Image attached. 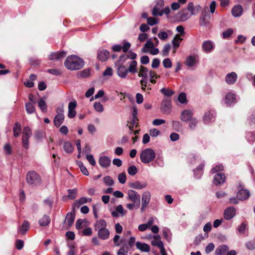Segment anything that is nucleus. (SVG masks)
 I'll return each mask as SVG.
<instances>
[{
	"label": "nucleus",
	"mask_w": 255,
	"mask_h": 255,
	"mask_svg": "<svg viewBox=\"0 0 255 255\" xmlns=\"http://www.w3.org/2000/svg\"><path fill=\"white\" fill-rule=\"evenodd\" d=\"M84 65V61L76 55H71L68 56L66 61H65V66L71 70H77L82 68Z\"/></svg>",
	"instance_id": "1"
},
{
	"label": "nucleus",
	"mask_w": 255,
	"mask_h": 255,
	"mask_svg": "<svg viewBox=\"0 0 255 255\" xmlns=\"http://www.w3.org/2000/svg\"><path fill=\"white\" fill-rule=\"evenodd\" d=\"M155 156L156 154L154 151L152 149L148 148L144 149L141 151L140 159L142 163L147 164L153 161Z\"/></svg>",
	"instance_id": "2"
},
{
	"label": "nucleus",
	"mask_w": 255,
	"mask_h": 255,
	"mask_svg": "<svg viewBox=\"0 0 255 255\" xmlns=\"http://www.w3.org/2000/svg\"><path fill=\"white\" fill-rule=\"evenodd\" d=\"M26 180L28 185L33 187L40 185L41 182L40 176L34 171H30L27 173Z\"/></svg>",
	"instance_id": "3"
},
{
	"label": "nucleus",
	"mask_w": 255,
	"mask_h": 255,
	"mask_svg": "<svg viewBox=\"0 0 255 255\" xmlns=\"http://www.w3.org/2000/svg\"><path fill=\"white\" fill-rule=\"evenodd\" d=\"M160 111L164 114L168 115L172 111L171 101L168 97H164L160 106Z\"/></svg>",
	"instance_id": "4"
},
{
	"label": "nucleus",
	"mask_w": 255,
	"mask_h": 255,
	"mask_svg": "<svg viewBox=\"0 0 255 255\" xmlns=\"http://www.w3.org/2000/svg\"><path fill=\"white\" fill-rule=\"evenodd\" d=\"M64 107L63 106L59 107L57 109V115L54 119V125L58 128L63 123L64 121Z\"/></svg>",
	"instance_id": "5"
},
{
	"label": "nucleus",
	"mask_w": 255,
	"mask_h": 255,
	"mask_svg": "<svg viewBox=\"0 0 255 255\" xmlns=\"http://www.w3.org/2000/svg\"><path fill=\"white\" fill-rule=\"evenodd\" d=\"M127 199L131 202L136 203V205H140V195L136 191L133 190H128V191Z\"/></svg>",
	"instance_id": "6"
},
{
	"label": "nucleus",
	"mask_w": 255,
	"mask_h": 255,
	"mask_svg": "<svg viewBox=\"0 0 255 255\" xmlns=\"http://www.w3.org/2000/svg\"><path fill=\"white\" fill-rule=\"evenodd\" d=\"M151 197V194L148 191H144L142 194L141 197V211L142 212L144 211L145 209L148 206Z\"/></svg>",
	"instance_id": "7"
},
{
	"label": "nucleus",
	"mask_w": 255,
	"mask_h": 255,
	"mask_svg": "<svg viewBox=\"0 0 255 255\" xmlns=\"http://www.w3.org/2000/svg\"><path fill=\"white\" fill-rule=\"evenodd\" d=\"M77 102L74 100L72 102H69L68 106V114L67 116L69 118L73 119L75 117L77 112L76 111V108L77 107Z\"/></svg>",
	"instance_id": "8"
},
{
	"label": "nucleus",
	"mask_w": 255,
	"mask_h": 255,
	"mask_svg": "<svg viewBox=\"0 0 255 255\" xmlns=\"http://www.w3.org/2000/svg\"><path fill=\"white\" fill-rule=\"evenodd\" d=\"M215 47V43L211 40H206L203 42L202 44V50L206 53L212 52Z\"/></svg>",
	"instance_id": "9"
},
{
	"label": "nucleus",
	"mask_w": 255,
	"mask_h": 255,
	"mask_svg": "<svg viewBox=\"0 0 255 255\" xmlns=\"http://www.w3.org/2000/svg\"><path fill=\"white\" fill-rule=\"evenodd\" d=\"M193 117V111L190 109H185L181 112L180 119L183 122L187 123Z\"/></svg>",
	"instance_id": "10"
},
{
	"label": "nucleus",
	"mask_w": 255,
	"mask_h": 255,
	"mask_svg": "<svg viewBox=\"0 0 255 255\" xmlns=\"http://www.w3.org/2000/svg\"><path fill=\"white\" fill-rule=\"evenodd\" d=\"M216 114L213 110H210L206 112L203 117V122L206 124H210L214 122L215 120Z\"/></svg>",
	"instance_id": "11"
},
{
	"label": "nucleus",
	"mask_w": 255,
	"mask_h": 255,
	"mask_svg": "<svg viewBox=\"0 0 255 255\" xmlns=\"http://www.w3.org/2000/svg\"><path fill=\"white\" fill-rule=\"evenodd\" d=\"M224 101L228 106H231L237 102V97L234 93L229 92L225 95Z\"/></svg>",
	"instance_id": "12"
},
{
	"label": "nucleus",
	"mask_w": 255,
	"mask_h": 255,
	"mask_svg": "<svg viewBox=\"0 0 255 255\" xmlns=\"http://www.w3.org/2000/svg\"><path fill=\"white\" fill-rule=\"evenodd\" d=\"M236 214V210L233 207L227 208L224 212V218L226 220H230L233 219Z\"/></svg>",
	"instance_id": "13"
},
{
	"label": "nucleus",
	"mask_w": 255,
	"mask_h": 255,
	"mask_svg": "<svg viewBox=\"0 0 255 255\" xmlns=\"http://www.w3.org/2000/svg\"><path fill=\"white\" fill-rule=\"evenodd\" d=\"M99 163L102 167L107 168L110 166L111 159L108 156L102 155L99 157Z\"/></svg>",
	"instance_id": "14"
},
{
	"label": "nucleus",
	"mask_w": 255,
	"mask_h": 255,
	"mask_svg": "<svg viewBox=\"0 0 255 255\" xmlns=\"http://www.w3.org/2000/svg\"><path fill=\"white\" fill-rule=\"evenodd\" d=\"M191 14L186 9H183L178 12L176 14L177 19L180 21H185L188 19Z\"/></svg>",
	"instance_id": "15"
},
{
	"label": "nucleus",
	"mask_w": 255,
	"mask_h": 255,
	"mask_svg": "<svg viewBox=\"0 0 255 255\" xmlns=\"http://www.w3.org/2000/svg\"><path fill=\"white\" fill-rule=\"evenodd\" d=\"M226 180V176L222 172H219L215 174L214 177V183L215 185H218L223 184Z\"/></svg>",
	"instance_id": "16"
},
{
	"label": "nucleus",
	"mask_w": 255,
	"mask_h": 255,
	"mask_svg": "<svg viewBox=\"0 0 255 255\" xmlns=\"http://www.w3.org/2000/svg\"><path fill=\"white\" fill-rule=\"evenodd\" d=\"M127 213V211L124 210L122 205H119L116 208L115 210L112 212L111 214L113 217L118 218L124 216Z\"/></svg>",
	"instance_id": "17"
},
{
	"label": "nucleus",
	"mask_w": 255,
	"mask_h": 255,
	"mask_svg": "<svg viewBox=\"0 0 255 255\" xmlns=\"http://www.w3.org/2000/svg\"><path fill=\"white\" fill-rule=\"evenodd\" d=\"M201 8V6L199 5L194 6L193 2H189L187 5V10L190 12L191 15L197 14Z\"/></svg>",
	"instance_id": "18"
},
{
	"label": "nucleus",
	"mask_w": 255,
	"mask_h": 255,
	"mask_svg": "<svg viewBox=\"0 0 255 255\" xmlns=\"http://www.w3.org/2000/svg\"><path fill=\"white\" fill-rule=\"evenodd\" d=\"M250 192L247 189H241L237 194V198L239 200L244 201L249 198Z\"/></svg>",
	"instance_id": "19"
},
{
	"label": "nucleus",
	"mask_w": 255,
	"mask_h": 255,
	"mask_svg": "<svg viewBox=\"0 0 255 255\" xmlns=\"http://www.w3.org/2000/svg\"><path fill=\"white\" fill-rule=\"evenodd\" d=\"M98 237L103 240H107L110 236V231L106 228L98 230Z\"/></svg>",
	"instance_id": "20"
},
{
	"label": "nucleus",
	"mask_w": 255,
	"mask_h": 255,
	"mask_svg": "<svg viewBox=\"0 0 255 255\" xmlns=\"http://www.w3.org/2000/svg\"><path fill=\"white\" fill-rule=\"evenodd\" d=\"M229 250V247L226 245H222L218 246L215 250V255H226L227 251Z\"/></svg>",
	"instance_id": "21"
},
{
	"label": "nucleus",
	"mask_w": 255,
	"mask_h": 255,
	"mask_svg": "<svg viewBox=\"0 0 255 255\" xmlns=\"http://www.w3.org/2000/svg\"><path fill=\"white\" fill-rule=\"evenodd\" d=\"M243 8L241 5L234 6L232 9V15L236 17L240 16L243 14Z\"/></svg>",
	"instance_id": "22"
},
{
	"label": "nucleus",
	"mask_w": 255,
	"mask_h": 255,
	"mask_svg": "<svg viewBox=\"0 0 255 255\" xmlns=\"http://www.w3.org/2000/svg\"><path fill=\"white\" fill-rule=\"evenodd\" d=\"M136 248L142 252H148L150 250V246L145 243L137 242L135 243Z\"/></svg>",
	"instance_id": "23"
},
{
	"label": "nucleus",
	"mask_w": 255,
	"mask_h": 255,
	"mask_svg": "<svg viewBox=\"0 0 255 255\" xmlns=\"http://www.w3.org/2000/svg\"><path fill=\"white\" fill-rule=\"evenodd\" d=\"M110 56V53L107 50H101L98 51V58L102 61H106Z\"/></svg>",
	"instance_id": "24"
},
{
	"label": "nucleus",
	"mask_w": 255,
	"mask_h": 255,
	"mask_svg": "<svg viewBox=\"0 0 255 255\" xmlns=\"http://www.w3.org/2000/svg\"><path fill=\"white\" fill-rule=\"evenodd\" d=\"M182 40V38L180 37L178 35H176L172 40V44L173 45V52L174 53L176 52V50L179 47Z\"/></svg>",
	"instance_id": "25"
},
{
	"label": "nucleus",
	"mask_w": 255,
	"mask_h": 255,
	"mask_svg": "<svg viewBox=\"0 0 255 255\" xmlns=\"http://www.w3.org/2000/svg\"><path fill=\"white\" fill-rule=\"evenodd\" d=\"M64 56V51H62L60 52H53L51 53L48 57V58L51 61H57L63 58Z\"/></svg>",
	"instance_id": "26"
},
{
	"label": "nucleus",
	"mask_w": 255,
	"mask_h": 255,
	"mask_svg": "<svg viewBox=\"0 0 255 255\" xmlns=\"http://www.w3.org/2000/svg\"><path fill=\"white\" fill-rule=\"evenodd\" d=\"M153 240L151 241V245L153 246H156L158 248L162 247L163 245V242L161 241V237L159 235H154L152 236Z\"/></svg>",
	"instance_id": "27"
},
{
	"label": "nucleus",
	"mask_w": 255,
	"mask_h": 255,
	"mask_svg": "<svg viewBox=\"0 0 255 255\" xmlns=\"http://www.w3.org/2000/svg\"><path fill=\"white\" fill-rule=\"evenodd\" d=\"M147 186V184L145 182L141 183L139 181H136L133 183H131L129 184V187L137 190H141L145 188Z\"/></svg>",
	"instance_id": "28"
},
{
	"label": "nucleus",
	"mask_w": 255,
	"mask_h": 255,
	"mask_svg": "<svg viewBox=\"0 0 255 255\" xmlns=\"http://www.w3.org/2000/svg\"><path fill=\"white\" fill-rule=\"evenodd\" d=\"M75 209L73 208L72 211L70 213H68L66 217L69 227H70L73 224L75 220Z\"/></svg>",
	"instance_id": "29"
},
{
	"label": "nucleus",
	"mask_w": 255,
	"mask_h": 255,
	"mask_svg": "<svg viewBox=\"0 0 255 255\" xmlns=\"http://www.w3.org/2000/svg\"><path fill=\"white\" fill-rule=\"evenodd\" d=\"M155 83V81H140L141 89L145 90L146 89L151 90L152 85Z\"/></svg>",
	"instance_id": "30"
},
{
	"label": "nucleus",
	"mask_w": 255,
	"mask_h": 255,
	"mask_svg": "<svg viewBox=\"0 0 255 255\" xmlns=\"http://www.w3.org/2000/svg\"><path fill=\"white\" fill-rule=\"evenodd\" d=\"M107 225V222L104 219H100L96 221L94 225L95 230L106 228Z\"/></svg>",
	"instance_id": "31"
},
{
	"label": "nucleus",
	"mask_w": 255,
	"mask_h": 255,
	"mask_svg": "<svg viewBox=\"0 0 255 255\" xmlns=\"http://www.w3.org/2000/svg\"><path fill=\"white\" fill-rule=\"evenodd\" d=\"M77 75L79 78H88L91 75V69L90 68L85 69L79 72Z\"/></svg>",
	"instance_id": "32"
},
{
	"label": "nucleus",
	"mask_w": 255,
	"mask_h": 255,
	"mask_svg": "<svg viewBox=\"0 0 255 255\" xmlns=\"http://www.w3.org/2000/svg\"><path fill=\"white\" fill-rule=\"evenodd\" d=\"M204 167V164L201 163L196 169H194L193 171L194 173L195 176L197 178H200L202 174V170Z\"/></svg>",
	"instance_id": "33"
},
{
	"label": "nucleus",
	"mask_w": 255,
	"mask_h": 255,
	"mask_svg": "<svg viewBox=\"0 0 255 255\" xmlns=\"http://www.w3.org/2000/svg\"><path fill=\"white\" fill-rule=\"evenodd\" d=\"M29 229V224L27 221H24L21 226L18 230V232L22 235H24Z\"/></svg>",
	"instance_id": "34"
},
{
	"label": "nucleus",
	"mask_w": 255,
	"mask_h": 255,
	"mask_svg": "<svg viewBox=\"0 0 255 255\" xmlns=\"http://www.w3.org/2000/svg\"><path fill=\"white\" fill-rule=\"evenodd\" d=\"M128 71L127 68L125 66H121L118 68V74L121 78H124L127 75Z\"/></svg>",
	"instance_id": "35"
},
{
	"label": "nucleus",
	"mask_w": 255,
	"mask_h": 255,
	"mask_svg": "<svg viewBox=\"0 0 255 255\" xmlns=\"http://www.w3.org/2000/svg\"><path fill=\"white\" fill-rule=\"evenodd\" d=\"M67 192L68 194L66 197L68 199L73 200L77 197L78 193L77 189H69Z\"/></svg>",
	"instance_id": "36"
},
{
	"label": "nucleus",
	"mask_w": 255,
	"mask_h": 255,
	"mask_svg": "<svg viewBox=\"0 0 255 255\" xmlns=\"http://www.w3.org/2000/svg\"><path fill=\"white\" fill-rule=\"evenodd\" d=\"M154 47V44L151 41V39L148 40L145 43L144 46L141 49L142 52L143 53H147L148 52L147 49H151Z\"/></svg>",
	"instance_id": "37"
},
{
	"label": "nucleus",
	"mask_w": 255,
	"mask_h": 255,
	"mask_svg": "<svg viewBox=\"0 0 255 255\" xmlns=\"http://www.w3.org/2000/svg\"><path fill=\"white\" fill-rule=\"evenodd\" d=\"M188 122H189L188 127L191 130H194L198 124V120L195 117H193Z\"/></svg>",
	"instance_id": "38"
},
{
	"label": "nucleus",
	"mask_w": 255,
	"mask_h": 255,
	"mask_svg": "<svg viewBox=\"0 0 255 255\" xmlns=\"http://www.w3.org/2000/svg\"><path fill=\"white\" fill-rule=\"evenodd\" d=\"M50 221V219L49 216L44 215L41 219L39 220L38 223L41 226H47Z\"/></svg>",
	"instance_id": "39"
},
{
	"label": "nucleus",
	"mask_w": 255,
	"mask_h": 255,
	"mask_svg": "<svg viewBox=\"0 0 255 255\" xmlns=\"http://www.w3.org/2000/svg\"><path fill=\"white\" fill-rule=\"evenodd\" d=\"M38 106L42 112H47V105L46 104L45 100L43 98H41L40 100L38 101Z\"/></svg>",
	"instance_id": "40"
},
{
	"label": "nucleus",
	"mask_w": 255,
	"mask_h": 255,
	"mask_svg": "<svg viewBox=\"0 0 255 255\" xmlns=\"http://www.w3.org/2000/svg\"><path fill=\"white\" fill-rule=\"evenodd\" d=\"M171 125L173 129L177 131L181 130L182 128V125L178 121H172Z\"/></svg>",
	"instance_id": "41"
},
{
	"label": "nucleus",
	"mask_w": 255,
	"mask_h": 255,
	"mask_svg": "<svg viewBox=\"0 0 255 255\" xmlns=\"http://www.w3.org/2000/svg\"><path fill=\"white\" fill-rule=\"evenodd\" d=\"M128 246L125 245L119 250L117 255H128Z\"/></svg>",
	"instance_id": "42"
},
{
	"label": "nucleus",
	"mask_w": 255,
	"mask_h": 255,
	"mask_svg": "<svg viewBox=\"0 0 255 255\" xmlns=\"http://www.w3.org/2000/svg\"><path fill=\"white\" fill-rule=\"evenodd\" d=\"M196 63V59L194 56H190L186 58V64L189 67L193 66Z\"/></svg>",
	"instance_id": "43"
},
{
	"label": "nucleus",
	"mask_w": 255,
	"mask_h": 255,
	"mask_svg": "<svg viewBox=\"0 0 255 255\" xmlns=\"http://www.w3.org/2000/svg\"><path fill=\"white\" fill-rule=\"evenodd\" d=\"M171 48L170 44H166L164 45L161 51V54L163 57L167 56L169 54V52Z\"/></svg>",
	"instance_id": "44"
},
{
	"label": "nucleus",
	"mask_w": 255,
	"mask_h": 255,
	"mask_svg": "<svg viewBox=\"0 0 255 255\" xmlns=\"http://www.w3.org/2000/svg\"><path fill=\"white\" fill-rule=\"evenodd\" d=\"M137 62L136 61L133 60L132 61L129 65V66L128 68V71L131 73H136L137 72Z\"/></svg>",
	"instance_id": "45"
},
{
	"label": "nucleus",
	"mask_w": 255,
	"mask_h": 255,
	"mask_svg": "<svg viewBox=\"0 0 255 255\" xmlns=\"http://www.w3.org/2000/svg\"><path fill=\"white\" fill-rule=\"evenodd\" d=\"M248 224L244 222L239 225L237 228L238 232L241 234H244L247 229Z\"/></svg>",
	"instance_id": "46"
},
{
	"label": "nucleus",
	"mask_w": 255,
	"mask_h": 255,
	"mask_svg": "<svg viewBox=\"0 0 255 255\" xmlns=\"http://www.w3.org/2000/svg\"><path fill=\"white\" fill-rule=\"evenodd\" d=\"M13 130L14 136L15 137L18 136L19 135L20 132L21 131L20 125L19 123H16L14 126Z\"/></svg>",
	"instance_id": "47"
},
{
	"label": "nucleus",
	"mask_w": 255,
	"mask_h": 255,
	"mask_svg": "<svg viewBox=\"0 0 255 255\" xmlns=\"http://www.w3.org/2000/svg\"><path fill=\"white\" fill-rule=\"evenodd\" d=\"M94 108L98 113H102L104 110V106L100 102H95L94 104Z\"/></svg>",
	"instance_id": "48"
},
{
	"label": "nucleus",
	"mask_w": 255,
	"mask_h": 255,
	"mask_svg": "<svg viewBox=\"0 0 255 255\" xmlns=\"http://www.w3.org/2000/svg\"><path fill=\"white\" fill-rule=\"evenodd\" d=\"M148 73V69L143 66H141L138 75L142 78H146Z\"/></svg>",
	"instance_id": "49"
},
{
	"label": "nucleus",
	"mask_w": 255,
	"mask_h": 255,
	"mask_svg": "<svg viewBox=\"0 0 255 255\" xmlns=\"http://www.w3.org/2000/svg\"><path fill=\"white\" fill-rule=\"evenodd\" d=\"M152 13L154 16H162L163 15L162 10H161L160 7H158L157 5H155L153 7Z\"/></svg>",
	"instance_id": "50"
},
{
	"label": "nucleus",
	"mask_w": 255,
	"mask_h": 255,
	"mask_svg": "<svg viewBox=\"0 0 255 255\" xmlns=\"http://www.w3.org/2000/svg\"><path fill=\"white\" fill-rule=\"evenodd\" d=\"M160 92L165 96V97L171 96L173 94V92L172 90L165 88H162Z\"/></svg>",
	"instance_id": "51"
},
{
	"label": "nucleus",
	"mask_w": 255,
	"mask_h": 255,
	"mask_svg": "<svg viewBox=\"0 0 255 255\" xmlns=\"http://www.w3.org/2000/svg\"><path fill=\"white\" fill-rule=\"evenodd\" d=\"M224 169V166L221 164H218L214 166L211 170L212 173H217L220 172Z\"/></svg>",
	"instance_id": "52"
},
{
	"label": "nucleus",
	"mask_w": 255,
	"mask_h": 255,
	"mask_svg": "<svg viewBox=\"0 0 255 255\" xmlns=\"http://www.w3.org/2000/svg\"><path fill=\"white\" fill-rule=\"evenodd\" d=\"M178 101L181 104H187L186 95L184 93H180L178 97Z\"/></svg>",
	"instance_id": "53"
},
{
	"label": "nucleus",
	"mask_w": 255,
	"mask_h": 255,
	"mask_svg": "<svg viewBox=\"0 0 255 255\" xmlns=\"http://www.w3.org/2000/svg\"><path fill=\"white\" fill-rule=\"evenodd\" d=\"M26 112L28 114H32L35 111V107L32 103H29L25 105Z\"/></svg>",
	"instance_id": "54"
},
{
	"label": "nucleus",
	"mask_w": 255,
	"mask_h": 255,
	"mask_svg": "<svg viewBox=\"0 0 255 255\" xmlns=\"http://www.w3.org/2000/svg\"><path fill=\"white\" fill-rule=\"evenodd\" d=\"M158 38L163 41H166L168 37V34L167 32L160 31L158 34Z\"/></svg>",
	"instance_id": "55"
},
{
	"label": "nucleus",
	"mask_w": 255,
	"mask_h": 255,
	"mask_svg": "<svg viewBox=\"0 0 255 255\" xmlns=\"http://www.w3.org/2000/svg\"><path fill=\"white\" fill-rule=\"evenodd\" d=\"M233 29L229 28L222 33L223 37L225 39L229 38L233 33Z\"/></svg>",
	"instance_id": "56"
},
{
	"label": "nucleus",
	"mask_w": 255,
	"mask_h": 255,
	"mask_svg": "<svg viewBox=\"0 0 255 255\" xmlns=\"http://www.w3.org/2000/svg\"><path fill=\"white\" fill-rule=\"evenodd\" d=\"M246 138L249 142H252L255 140V132H249L247 134Z\"/></svg>",
	"instance_id": "57"
},
{
	"label": "nucleus",
	"mask_w": 255,
	"mask_h": 255,
	"mask_svg": "<svg viewBox=\"0 0 255 255\" xmlns=\"http://www.w3.org/2000/svg\"><path fill=\"white\" fill-rule=\"evenodd\" d=\"M128 172L130 175L133 176L136 174L137 170L135 166L132 165L128 168Z\"/></svg>",
	"instance_id": "58"
},
{
	"label": "nucleus",
	"mask_w": 255,
	"mask_h": 255,
	"mask_svg": "<svg viewBox=\"0 0 255 255\" xmlns=\"http://www.w3.org/2000/svg\"><path fill=\"white\" fill-rule=\"evenodd\" d=\"M162 63H163V66L166 68H171L172 65V62H171V60L168 58H165V59H164Z\"/></svg>",
	"instance_id": "59"
},
{
	"label": "nucleus",
	"mask_w": 255,
	"mask_h": 255,
	"mask_svg": "<svg viewBox=\"0 0 255 255\" xmlns=\"http://www.w3.org/2000/svg\"><path fill=\"white\" fill-rule=\"evenodd\" d=\"M103 179L104 183L108 186H112L114 184V181L110 176H106Z\"/></svg>",
	"instance_id": "60"
},
{
	"label": "nucleus",
	"mask_w": 255,
	"mask_h": 255,
	"mask_svg": "<svg viewBox=\"0 0 255 255\" xmlns=\"http://www.w3.org/2000/svg\"><path fill=\"white\" fill-rule=\"evenodd\" d=\"M29 136H22V144L23 147L25 149H28L29 148V143H28V140L29 138Z\"/></svg>",
	"instance_id": "61"
},
{
	"label": "nucleus",
	"mask_w": 255,
	"mask_h": 255,
	"mask_svg": "<svg viewBox=\"0 0 255 255\" xmlns=\"http://www.w3.org/2000/svg\"><path fill=\"white\" fill-rule=\"evenodd\" d=\"M237 78V74L235 72H232L226 75V80H236Z\"/></svg>",
	"instance_id": "62"
},
{
	"label": "nucleus",
	"mask_w": 255,
	"mask_h": 255,
	"mask_svg": "<svg viewBox=\"0 0 255 255\" xmlns=\"http://www.w3.org/2000/svg\"><path fill=\"white\" fill-rule=\"evenodd\" d=\"M127 177L126 173L123 172L122 173H120L118 176V180L119 181L122 183L124 184L126 181Z\"/></svg>",
	"instance_id": "63"
},
{
	"label": "nucleus",
	"mask_w": 255,
	"mask_h": 255,
	"mask_svg": "<svg viewBox=\"0 0 255 255\" xmlns=\"http://www.w3.org/2000/svg\"><path fill=\"white\" fill-rule=\"evenodd\" d=\"M246 247L250 250H253L255 249V241H251L247 242L246 244Z\"/></svg>",
	"instance_id": "64"
}]
</instances>
